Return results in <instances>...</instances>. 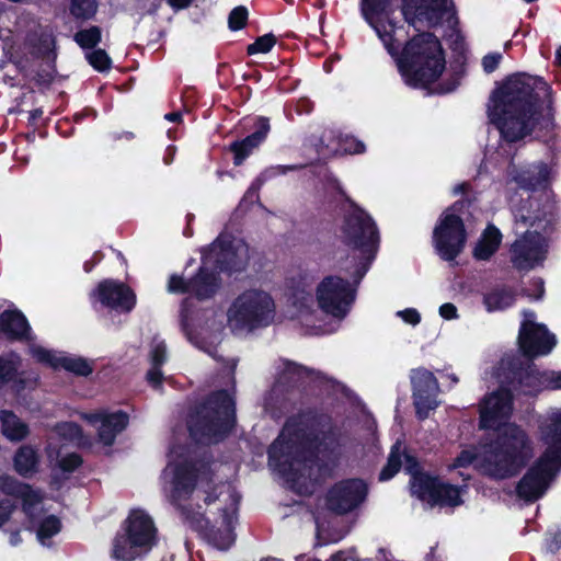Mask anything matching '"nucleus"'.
Listing matches in <instances>:
<instances>
[{
  "label": "nucleus",
  "mask_w": 561,
  "mask_h": 561,
  "mask_svg": "<svg viewBox=\"0 0 561 561\" xmlns=\"http://www.w3.org/2000/svg\"><path fill=\"white\" fill-rule=\"evenodd\" d=\"M1 433L10 442H21L28 434V425L11 411L0 412Z\"/></svg>",
  "instance_id": "7c9ffc66"
},
{
  "label": "nucleus",
  "mask_w": 561,
  "mask_h": 561,
  "mask_svg": "<svg viewBox=\"0 0 561 561\" xmlns=\"http://www.w3.org/2000/svg\"><path fill=\"white\" fill-rule=\"evenodd\" d=\"M342 240L355 262L354 276L358 282L368 271L378 251L379 234L376 224L363 209L354 207L342 226Z\"/></svg>",
  "instance_id": "0eeeda50"
},
{
  "label": "nucleus",
  "mask_w": 561,
  "mask_h": 561,
  "mask_svg": "<svg viewBox=\"0 0 561 561\" xmlns=\"http://www.w3.org/2000/svg\"><path fill=\"white\" fill-rule=\"evenodd\" d=\"M162 479L170 500L209 545L227 550L234 542L239 495L229 483H214L209 467L193 461L188 449L172 448Z\"/></svg>",
  "instance_id": "f257e3e1"
},
{
  "label": "nucleus",
  "mask_w": 561,
  "mask_h": 561,
  "mask_svg": "<svg viewBox=\"0 0 561 561\" xmlns=\"http://www.w3.org/2000/svg\"><path fill=\"white\" fill-rule=\"evenodd\" d=\"M488 115L508 141L531 131L549 136L554 129L550 87L539 77L514 75L491 95Z\"/></svg>",
  "instance_id": "f03ea898"
},
{
  "label": "nucleus",
  "mask_w": 561,
  "mask_h": 561,
  "mask_svg": "<svg viewBox=\"0 0 561 561\" xmlns=\"http://www.w3.org/2000/svg\"><path fill=\"white\" fill-rule=\"evenodd\" d=\"M234 424V401L227 391L214 393L188 422L191 436L201 443L220 440Z\"/></svg>",
  "instance_id": "1a4fd4ad"
},
{
  "label": "nucleus",
  "mask_w": 561,
  "mask_h": 561,
  "mask_svg": "<svg viewBox=\"0 0 561 561\" xmlns=\"http://www.w3.org/2000/svg\"><path fill=\"white\" fill-rule=\"evenodd\" d=\"M187 304L188 299L183 305L182 322L188 341L210 356H215L216 345L221 340L222 319H217L215 311H206L202 317L195 319L191 314Z\"/></svg>",
  "instance_id": "2eb2a0df"
},
{
  "label": "nucleus",
  "mask_w": 561,
  "mask_h": 561,
  "mask_svg": "<svg viewBox=\"0 0 561 561\" xmlns=\"http://www.w3.org/2000/svg\"><path fill=\"white\" fill-rule=\"evenodd\" d=\"M15 471L24 477L32 476L37 470L38 456L31 446L20 447L13 458Z\"/></svg>",
  "instance_id": "c9c22d12"
},
{
  "label": "nucleus",
  "mask_w": 561,
  "mask_h": 561,
  "mask_svg": "<svg viewBox=\"0 0 561 561\" xmlns=\"http://www.w3.org/2000/svg\"><path fill=\"white\" fill-rule=\"evenodd\" d=\"M47 455L50 463L58 467L65 472L73 471L81 463V458L77 454H67L61 456L59 449H54V442H49L47 446Z\"/></svg>",
  "instance_id": "4c0bfd02"
},
{
  "label": "nucleus",
  "mask_w": 561,
  "mask_h": 561,
  "mask_svg": "<svg viewBox=\"0 0 561 561\" xmlns=\"http://www.w3.org/2000/svg\"><path fill=\"white\" fill-rule=\"evenodd\" d=\"M13 508L14 505L9 500L0 501V528L9 519Z\"/></svg>",
  "instance_id": "5fc2aeb1"
},
{
  "label": "nucleus",
  "mask_w": 561,
  "mask_h": 561,
  "mask_svg": "<svg viewBox=\"0 0 561 561\" xmlns=\"http://www.w3.org/2000/svg\"><path fill=\"white\" fill-rule=\"evenodd\" d=\"M536 437L543 449L541 457L561 463V409H549L538 417Z\"/></svg>",
  "instance_id": "6ab92c4d"
},
{
  "label": "nucleus",
  "mask_w": 561,
  "mask_h": 561,
  "mask_svg": "<svg viewBox=\"0 0 561 561\" xmlns=\"http://www.w3.org/2000/svg\"><path fill=\"white\" fill-rule=\"evenodd\" d=\"M82 417L95 427L99 442L105 446H111L128 424V415L122 411L84 413Z\"/></svg>",
  "instance_id": "a878e982"
},
{
  "label": "nucleus",
  "mask_w": 561,
  "mask_h": 561,
  "mask_svg": "<svg viewBox=\"0 0 561 561\" xmlns=\"http://www.w3.org/2000/svg\"><path fill=\"white\" fill-rule=\"evenodd\" d=\"M411 381L416 412L420 417L424 419L431 410L438 405V382L433 373L424 368L412 370Z\"/></svg>",
  "instance_id": "b1692460"
},
{
  "label": "nucleus",
  "mask_w": 561,
  "mask_h": 561,
  "mask_svg": "<svg viewBox=\"0 0 561 561\" xmlns=\"http://www.w3.org/2000/svg\"><path fill=\"white\" fill-rule=\"evenodd\" d=\"M446 377L450 380L453 385L458 382V377L455 374H447Z\"/></svg>",
  "instance_id": "e2e57ef3"
},
{
  "label": "nucleus",
  "mask_w": 561,
  "mask_h": 561,
  "mask_svg": "<svg viewBox=\"0 0 561 561\" xmlns=\"http://www.w3.org/2000/svg\"><path fill=\"white\" fill-rule=\"evenodd\" d=\"M276 39L272 34H265L259 37L253 44L249 45L248 53L250 55L268 53L275 45Z\"/></svg>",
  "instance_id": "de8ad7c7"
},
{
  "label": "nucleus",
  "mask_w": 561,
  "mask_h": 561,
  "mask_svg": "<svg viewBox=\"0 0 561 561\" xmlns=\"http://www.w3.org/2000/svg\"><path fill=\"white\" fill-rule=\"evenodd\" d=\"M89 64L98 71H104L111 67V58L103 49H96L85 54Z\"/></svg>",
  "instance_id": "49530a36"
},
{
  "label": "nucleus",
  "mask_w": 561,
  "mask_h": 561,
  "mask_svg": "<svg viewBox=\"0 0 561 561\" xmlns=\"http://www.w3.org/2000/svg\"><path fill=\"white\" fill-rule=\"evenodd\" d=\"M248 20V10L240 5L234 8L228 18V24L230 30L232 31H239L242 27H244Z\"/></svg>",
  "instance_id": "09e8293b"
},
{
  "label": "nucleus",
  "mask_w": 561,
  "mask_h": 561,
  "mask_svg": "<svg viewBox=\"0 0 561 561\" xmlns=\"http://www.w3.org/2000/svg\"><path fill=\"white\" fill-rule=\"evenodd\" d=\"M560 469L561 463H552L551 460L540 456L519 481L518 496L526 501L539 499L545 494Z\"/></svg>",
  "instance_id": "a211bd4d"
},
{
  "label": "nucleus",
  "mask_w": 561,
  "mask_h": 561,
  "mask_svg": "<svg viewBox=\"0 0 561 561\" xmlns=\"http://www.w3.org/2000/svg\"><path fill=\"white\" fill-rule=\"evenodd\" d=\"M484 305L489 312L503 310L514 302V295L504 288L494 289L484 296Z\"/></svg>",
  "instance_id": "58836bf2"
},
{
  "label": "nucleus",
  "mask_w": 561,
  "mask_h": 561,
  "mask_svg": "<svg viewBox=\"0 0 561 561\" xmlns=\"http://www.w3.org/2000/svg\"><path fill=\"white\" fill-rule=\"evenodd\" d=\"M554 376V374L550 376L547 373H540L538 369L529 367L525 375L520 377L522 391L526 394H534L546 387L553 388Z\"/></svg>",
  "instance_id": "473e14b6"
},
{
  "label": "nucleus",
  "mask_w": 561,
  "mask_h": 561,
  "mask_svg": "<svg viewBox=\"0 0 561 561\" xmlns=\"http://www.w3.org/2000/svg\"><path fill=\"white\" fill-rule=\"evenodd\" d=\"M367 485L360 479H347L334 484L327 495L328 507L336 514H346L366 499Z\"/></svg>",
  "instance_id": "412c9836"
},
{
  "label": "nucleus",
  "mask_w": 561,
  "mask_h": 561,
  "mask_svg": "<svg viewBox=\"0 0 561 561\" xmlns=\"http://www.w3.org/2000/svg\"><path fill=\"white\" fill-rule=\"evenodd\" d=\"M280 380L283 381H298L309 374L306 368L287 360L280 362Z\"/></svg>",
  "instance_id": "a18cd8bd"
},
{
  "label": "nucleus",
  "mask_w": 561,
  "mask_h": 561,
  "mask_svg": "<svg viewBox=\"0 0 561 561\" xmlns=\"http://www.w3.org/2000/svg\"><path fill=\"white\" fill-rule=\"evenodd\" d=\"M402 15L415 30L434 28L453 19L450 0H402Z\"/></svg>",
  "instance_id": "dca6fc26"
},
{
  "label": "nucleus",
  "mask_w": 561,
  "mask_h": 561,
  "mask_svg": "<svg viewBox=\"0 0 561 561\" xmlns=\"http://www.w3.org/2000/svg\"><path fill=\"white\" fill-rule=\"evenodd\" d=\"M517 229L525 228L529 222L530 227L541 228V221L546 219L547 211H540L536 201H527L514 213Z\"/></svg>",
  "instance_id": "72a5a7b5"
},
{
  "label": "nucleus",
  "mask_w": 561,
  "mask_h": 561,
  "mask_svg": "<svg viewBox=\"0 0 561 561\" xmlns=\"http://www.w3.org/2000/svg\"><path fill=\"white\" fill-rule=\"evenodd\" d=\"M502 60V54L491 53L482 58V67L486 73L493 72Z\"/></svg>",
  "instance_id": "3c124183"
},
{
  "label": "nucleus",
  "mask_w": 561,
  "mask_h": 561,
  "mask_svg": "<svg viewBox=\"0 0 561 561\" xmlns=\"http://www.w3.org/2000/svg\"><path fill=\"white\" fill-rule=\"evenodd\" d=\"M20 357L16 354H10L5 358H0V385L7 383L13 379L20 366Z\"/></svg>",
  "instance_id": "37998d69"
},
{
  "label": "nucleus",
  "mask_w": 561,
  "mask_h": 561,
  "mask_svg": "<svg viewBox=\"0 0 561 561\" xmlns=\"http://www.w3.org/2000/svg\"><path fill=\"white\" fill-rule=\"evenodd\" d=\"M534 455V446L527 432L518 425L505 430L501 446L494 443L463 449L449 469L473 465L482 474L504 480L517 474Z\"/></svg>",
  "instance_id": "20e7f679"
},
{
  "label": "nucleus",
  "mask_w": 561,
  "mask_h": 561,
  "mask_svg": "<svg viewBox=\"0 0 561 561\" xmlns=\"http://www.w3.org/2000/svg\"><path fill=\"white\" fill-rule=\"evenodd\" d=\"M530 286L534 287V289L527 288L526 295L533 299H540L545 291L543 280L541 278L533 279Z\"/></svg>",
  "instance_id": "864d4df0"
},
{
  "label": "nucleus",
  "mask_w": 561,
  "mask_h": 561,
  "mask_svg": "<svg viewBox=\"0 0 561 561\" xmlns=\"http://www.w3.org/2000/svg\"><path fill=\"white\" fill-rule=\"evenodd\" d=\"M30 354L39 363L54 369H65L78 376H89L93 371V362L75 355L50 351L41 345L32 344Z\"/></svg>",
  "instance_id": "393cba45"
},
{
  "label": "nucleus",
  "mask_w": 561,
  "mask_h": 561,
  "mask_svg": "<svg viewBox=\"0 0 561 561\" xmlns=\"http://www.w3.org/2000/svg\"><path fill=\"white\" fill-rule=\"evenodd\" d=\"M248 260V245L242 240L222 234L209 249L203 252L198 274L190 282H185L178 275H172L168 284V290L173 294L188 293L198 299L209 298L219 287L215 273L209 272V270L240 271L247 265Z\"/></svg>",
  "instance_id": "423d86ee"
},
{
  "label": "nucleus",
  "mask_w": 561,
  "mask_h": 561,
  "mask_svg": "<svg viewBox=\"0 0 561 561\" xmlns=\"http://www.w3.org/2000/svg\"><path fill=\"white\" fill-rule=\"evenodd\" d=\"M438 313L445 320H456L459 318L457 307L451 302L443 304L438 309Z\"/></svg>",
  "instance_id": "603ef678"
},
{
  "label": "nucleus",
  "mask_w": 561,
  "mask_h": 561,
  "mask_svg": "<svg viewBox=\"0 0 561 561\" xmlns=\"http://www.w3.org/2000/svg\"><path fill=\"white\" fill-rule=\"evenodd\" d=\"M96 10L98 3L95 0H71L70 12L77 19H91Z\"/></svg>",
  "instance_id": "79ce46f5"
},
{
  "label": "nucleus",
  "mask_w": 561,
  "mask_h": 561,
  "mask_svg": "<svg viewBox=\"0 0 561 561\" xmlns=\"http://www.w3.org/2000/svg\"><path fill=\"white\" fill-rule=\"evenodd\" d=\"M351 559H353L352 551H339L333 554L329 561H348Z\"/></svg>",
  "instance_id": "6e6d98bb"
},
{
  "label": "nucleus",
  "mask_w": 561,
  "mask_h": 561,
  "mask_svg": "<svg viewBox=\"0 0 561 561\" xmlns=\"http://www.w3.org/2000/svg\"><path fill=\"white\" fill-rule=\"evenodd\" d=\"M290 301L291 305L296 308V317L299 318L302 324L316 329L317 332H329L328 330L317 327L313 321L317 309L314 308L313 297L310 293L305 290V288H297L291 294Z\"/></svg>",
  "instance_id": "c85d7f7f"
},
{
  "label": "nucleus",
  "mask_w": 561,
  "mask_h": 561,
  "mask_svg": "<svg viewBox=\"0 0 561 561\" xmlns=\"http://www.w3.org/2000/svg\"><path fill=\"white\" fill-rule=\"evenodd\" d=\"M327 148L329 149L330 153L336 154V153H362L365 151V145L355 139L352 136L348 135H341L336 139V144L329 142L327 144Z\"/></svg>",
  "instance_id": "ea45409f"
},
{
  "label": "nucleus",
  "mask_w": 561,
  "mask_h": 561,
  "mask_svg": "<svg viewBox=\"0 0 561 561\" xmlns=\"http://www.w3.org/2000/svg\"><path fill=\"white\" fill-rule=\"evenodd\" d=\"M276 316L272 295L260 288H250L239 294L227 311V322L234 333H250L268 327Z\"/></svg>",
  "instance_id": "6e6552de"
},
{
  "label": "nucleus",
  "mask_w": 561,
  "mask_h": 561,
  "mask_svg": "<svg viewBox=\"0 0 561 561\" xmlns=\"http://www.w3.org/2000/svg\"><path fill=\"white\" fill-rule=\"evenodd\" d=\"M556 59L559 66H561V49L557 50Z\"/></svg>",
  "instance_id": "0e129e2a"
},
{
  "label": "nucleus",
  "mask_w": 561,
  "mask_h": 561,
  "mask_svg": "<svg viewBox=\"0 0 561 561\" xmlns=\"http://www.w3.org/2000/svg\"><path fill=\"white\" fill-rule=\"evenodd\" d=\"M466 186H467V185H466L465 183L459 184V185H456V186L454 187V193H455V194H458V193L463 192V191H465V188H466Z\"/></svg>",
  "instance_id": "680f3d73"
},
{
  "label": "nucleus",
  "mask_w": 561,
  "mask_h": 561,
  "mask_svg": "<svg viewBox=\"0 0 561 561\" xmlns=\"http://www.w3.org/2000/svg\"><path fill=\"white\" fill-rule=\"evenodd\" d=\"M9 541H10V545L13 546V547L20 545L22 542V538L20 536V533L19 531L11 533Z\"/></svg>",
  "instance_id": "13d9d810"
},
{
  "label": "nucleus",
  "mask_w": 561,
  "mask_h": 561,
  "mask_svg": "<svg viewBox=\"0 0 561 561\" xmlns=\"http://www.w3.org/2000/svg\"><path fill=\"white\" fill-rule=\"evenodd\" d=\"M461 203L454 204L439 217L434 231L433 244L437 254L445 261L455 260L466 243V231L460 216L457 214Z\"/></svg>",
  "instance_id": "ddd939ff"
},
{
  "label": "nucleus",
  "mask_w": 561,
  "mask_h": 561,
  "mask_svg": "<svg viewBox=\"0 0 561 561\" xmlns=\"http://www.w3.org/2000/svg\"><path fill=\"white\" fill-rule=\"evenodd\" d=\"M181 117L180 113H169L165 115V118L171 122H178Z\"/></svg>",
  "instance_id": "bf43d9fd"
},
{
  "label": "nucleus",
  "mask_w": 561,
  "mask_h": 561,
  "mask_svg": "<svg viewBox=\"0 0 561 561\" xmlns=\"http://www.w3.org/2000/svg\"><path fill=\"white\" fill-rule=\"evenodd\" d=\"M518 342L520 350L529 357L547 355L556 345L554 336L543 325L535 322L533 312L524 313Z\"/></svg>",
  "instance_id": "aec40b11"
},
{
  "label": "nucleus",
  "mask_w": 561,
  "mask_h": 561,
  "mask_svg": "<svg viewBox=\"0 0 561 561\" xmlns=\"http://www.w3.org/2000/svg\"><path fill=\"white\" fill-rule=\"evenodd\" d=\"M101 37H102L101 28L98 26H90V27L78 31L75 34V42L82 49H91L100 43Z\"/></svg>",
  "instance_id": "a19ab883"
},
{
  "label": "nucleus",
  "mask_w": 561,
  "mask_h": 561,
  "mask_svg": "<svg viewBox=\"0 0 561 561\" xmlns=\"http://www.w3.org/2000/svg\"><path fill=\"white\" fill-rule=\"evenodd\" d=\"M0 488L5 494L22 500L25 515L32 524L37 525L36 534L38 541L43 546H49L48 540L60 531L61 525L60 520L54 515L41 518L43 514V495L41 492L10 477L0 479Z\"/></svg>",
  "instance_id": "9b49d317"
},
{
  "label": "nucleus",
  "mask_w": 561,
  "mask_h": 561,
  "mask_svg": "<svg viewBox=\"0 0 561 561\" xmlns=\"http://www.w3.org/2000/svg\"><path fill=\"white\" fill-rule=\"evenodd\" d=\"M0 331L11 339H23L30 335V325L25 317L16 310H8L0 314Z\"/></svg>",
  "instance_id": "c756f323"
},
{
  "label": "nucleus",
  "mask_w": 561,
  "mask_h": 561,
  "mask_svg": "<svg viewBox=\"0 0 561 561\" xmlns=\"http://www.w3.org/2000/svg\"><path fill=\"white\" fill-rule=\"evenodd\" d=\"M394 1L362 0V15L387 51L396 59L403 81L414 88L426 87L437 80L445 70L446 60L442 44L434 34L423 32L413 36L400 54V27L391 18Z\"/></svg>",
  "instance_id": "7ed1b4c3"
},
{
  "label": "nucleus",
  "mask_w": 561,
  "mask_h": 561,
  "mask_svg": "<svg viewBox=\"0 0 561 561\" xmlns=\"http://www.w3.org/2000/svg\"><path fill=\"white\" fill-rule=\"evenodd\" d=\"M405 469L412 476L411 492L422 501L431 505L457 506L462 503V489L444 483L436 478L421 473L415 459L409 455L404 456Z\"/></svg>",
  "instance_id": "f8f14e48"
},
{
  "label": "nucleus",
  "mask_w": 561,
  "mask_h": 561,
  "mask_svg": "<svg viewBox=\"0 0 561 561\" xmlns=\"http://www.w3.org/2000/svg\"><path fill=\"white\" fill-rule=\"evenodd\" d=\"M400 449V443H397L390 453L387 466L380 472L379 479L381 481H387L391 479L399 471L401 466Z\"/></svg>",
  "instance_id": "c03bdc74"
},
{
  "label": "nucleus",
  "mask_w": 561,
  "mask_h": 561,
  "mask_svg": "<svg viewBox=\"0 0 561 561\" xmlns=\"http://www.w3.org/2000/svg\"><path fill=\"white\" fill-rule=\"evenodd\" d=\"M396 316L412 327H416L422 320L421 313L415 308L399 310L396 312Z\"/></svg>",
  "instance_id": "8fccbe9b"
},
{
  "label": "nucleus",
  "mask_w": 561,
  "mask_h": 561,
  "mask_svg": "<svg viewBox=\"0 0 561 561\" xmlns=\"http://www.w3.org/2000/svg\"><path fill=\"white\" fill-rule=\"evenodd\" d=\"M547 241L538 232L527 230L512 245V261L519 270H530L546 259Z\"/></svg>",
  "instance_id": "4be33fe9"
},
{
  "label": "nucleus",
  "mask_w": 561,
  "mask_h": 561,
  "mask_svg": "<svg viewBox=\"0 0 561 561\" xmlns=\"http://www.w3.org/2000/svg\"><path fill=\"white\" fill-rule=\"evenodd\" d=\"M508 176L519 187L535 190L545 186L553 176L551 165L539 162L527 167L510 165Z\"/></svg>",
  "instance_id": "bb28decb"
},
{
  "label": "nucleus",
  "mask_w": 561,
  "mask_h": 561,
  "mask_svg": "<svg viewBox=\"0 0 561 561\" xmlns=\"http://www.w3.org/2000/svg\"><path fill=\"white\" fill-rule=\"evenodd\" d=\"M305 558H306L305 556H299V557L296 558V561H304Z\"/></svg>",
  "instance_id": "338daca9"
},
{
  "label": "nucleus",
  "mask_w": 561,
  "mask_h": 561,
  "mask_svg": "<svg viewBox=\"0 0 561 561\" xmlns=\"http://www.w3.org/2000/svg\"><path fill=\"white\" fill-rule=\"evenodd\" d=\"M553 388H561V371L554 376Z\"/></svg>",
  "instance_id": "052dcab7"
},
{
  "label": "nucleus",
  "mask_w": 561,
  "mask_h": 561,
  "mask_svg": "<svg viewBox=\"0 0 561 561\" xmlns=\"http://www.w3.org/2000/svg\"><path fill=\"white\" fill-rule=\"evenodd\" d=\"M513 413L512 394L505 389L488 393L479 403V425L484 430L500 432L495 445L501 446L504 440L505 430L515 425L508 423Z\"/></svg>",
  "instance_id": "f3484780"
},
{
  "label": "nucleus",
  "mask_w": 561,
  "mask_h": 561,
  "mask_svg": "<svg viewBox=\"0 0 561 561\" xmlns=\"http://www.w3.org/2000/svg\"><path fill=\"white\" fill-rule=\"evenodd\" d=\"M265 561H280L278 559H266Z\"/></svg>",
  "instance_id": "774afa93"
},
{
  "label": "nucleus",
  "mask_w": 561,
  "mask_h": 561,
  "mask_svg": "<svg viewBox=\"0 0 561 561\" xmlns=\"http://www.w3.org/2000/svg\"><path fill=\"white\" fill-rule=\"evenodd\" d=\"M354 300L355 288L340 276H325L316 287L318 308L337 320L347 316Z\"/></svg>",
  "instance_id": "4468645a"
},
{
  "label": "nucleus",
  "mask_w": 561,
  "mask_h": 561,
  "mask_svg": "<svg viewBox=\"0 0 561 561\" xmlns=\"http://www.w3.org/2000/svg\"><path fill=\"white\" fill-rule=\"evenodd\" d=\"M268 131V121L261 117L257 119L256 130L253 134L241 141L233 142L231 150L234 153V164L240 165L247 157L265 140Z\"/></svg>",
  "instance_id": "cd10ccee"
},
{
  "label": "nucleus",
  "mask_w": 561,
  "mask_h": 561,
  "mask_svg": "<svg viewBox=\"0 0 561 561\" xmlns=\"http://www.w3.org/2000/svg\"><path fill=\"white\" fill-rule=\"evenodd\" d=\"M60 440L82 445L83 438L80 427L71 422H65L57 425L54 436H51L49 439V442H54V449H58Z\"/></svg>",
  "instance_id": "e433bc0d"
},
{
  "label": "nucleus",
  "mask_w": 561,
  "mask_h": 561,
  "mask_svg": "<svg viewBox=\"0 0 561 561\" xmlns=\"http://www.w3.org/2000/svg\"><path fill=\"white\" fill-rule=\"evenodd\" d=\"M149 357L151 368L147 373V380L152 387L158 388L163 379L160 366L167 360L165 343L154 339L151 344Z\"/></svg>",
  "instance_id": "2f4dec72"
},
{
  "label": "nucleus",
  "mask_w": 561,
  "mask_h": 561,
  "mask_svg": "<svg viewBox=\"0 0 561 561\" xmlns=\"http://www.w3.org/2000/svg\"><path fill=\"white\" fill-rule=\"evenodd\" d=\"M193 0H168V3L175 10L187 8Z\"/></svg>",
  "instance_id": "4d7b16f0"
},
{
  "label": "nucleus",
  "mask_w": 561,
  "mask_h": 561,
  "mask_svg": "<svg viewBox=\"0 0 561 561\" xmlns=\"http://www.w3.org/2000/svg\"><path fill=\"white\" fill-rule=\"evenodd\" d=\"M156 537L152 518L145 511L134 510L113 541L112 557L117 561H134L151 550Z\"/></svg>",
  "instance_id": "9d476101"
},
{
  "label": "nucleus",
  "mask_w": 561,
  "mask_h": 561,
  "mask_svg": "<svg viewBox=\"0 0 561 561\" xmlns=\"http://www.w3.org/2000/svg\"><path fill=\"white\" fill-rule=\"evenodd\" d=\"M501 237L500 231L495 227H488L474 248V257L478 260H489L497 250Z\"/></svg>",
  "instance_id": "f704fd0d"
},
{
  "label": "nucleus",
  "mask_w": 561,
  "mask_h": 561,
  "mask_svg": "<svg viewBox=\"0 0 561 561\" xmlns=\"http://www.w3.org/2000/svg\"><path fill=\"white\" fill-rule=\"evenodd\" d=\"M456 83H454L451 87H448L445 91L446 92H449V91H453L455 88H456Z\"/></svg>",
  "instance_id": "69168bd1"
},
{
  "label": "nucleus",
  "mask_w": 561,
  "mask_h": 561,
  "mask_svg": "<svg viewBox=\"0 0 561 561\" xmlns=\"http://www.w3.org/2000/svg\"><path fill=\"white\" fill-rule=\"evenodd\" d=\"M317 439L307 432L301 421H288L268 451L270 466L277 471L290 488L307 492V481L314 465Z\"/></svg>",
  "instance_id": "39448f33"
},
{
  "label": "nucleus",
  "mask_w": 561,
  "mask_h": 561,
  "mask_svg": "<svg viewBox=\"0 0 561 561\" xmlns=\"http://www.w3.org/2000/svg\"><path fill=\"white\" fill-rule=\"evenodd\" d=\"M91 300L93 305L100 304L118 312H129L135 307L136 296L125 284L105 279L91 293Z\"/></svg>",
  "instance_id": "5701e85b"
}]
</instances>
